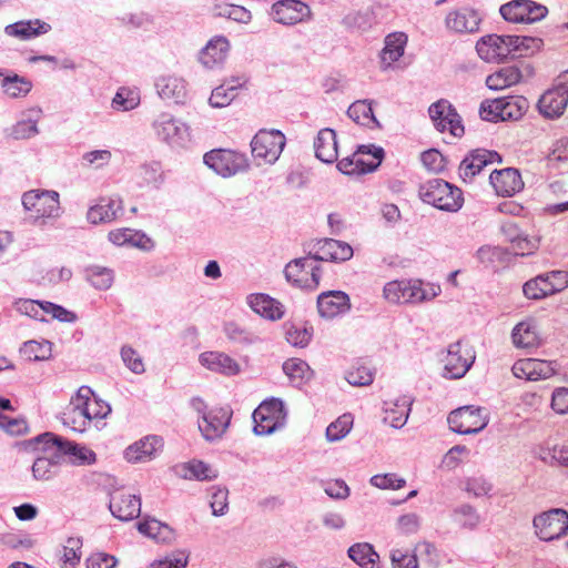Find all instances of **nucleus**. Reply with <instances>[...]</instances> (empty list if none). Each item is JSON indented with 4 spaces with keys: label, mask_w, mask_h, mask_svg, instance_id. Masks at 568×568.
Segmentation results:
<instances>
[{
    "label": "nucleus",
    "mask_w": 568,
    "mask_h": 568,
    "mask_svg": "<svg viewBox=\"0 0 568 568\" xmlns=\"http://www.w3.org/2000/svg\"><path fill=\"white\" fill-rule=\"evenodd\" d=\"M174 469L184 479L212 480L217 477V473L210 465L196 459L176 465Z\"/></svg>",
    "instance_id": "72a5a7b5"
},
{
    "label": "nucleus",
    "mask_w": 568,
    "mask_h": 568,
    "mask_svg": "<svg viewBox=\"0 0 568 568\" xmlns=\"http://www.w3.org/2000/svg\"><path fill=\"white\" fill-rule=\"evenodd\" d=\"M500 162L501 156L496 151L476 149L462 161L459 175L465 182H470L485 166Z\"/></svg>",
    "instance_id": "f3484780"
},
{
    "label": "nucleus",
    "mask_w": 568,
    "mask_h": 568,
    "mask_svg": "<svg viewBox=\"0 0 568 568\" xmlns=\"http://www.w3.org/2000/svg\"><path fill=\"white\" fill-rule=\"evenodd\" d=\"M51 30V26L40 19L20 20L14 23L8 24L4 28V33L8 37L17 38L22 41L30 40L43 34Z\"/></svg>",
    "instance_id": "a878e982"
},
{
    "label": "nucleus",
    "mask_w": 568,
    "mask_h": 568,
    "mask_svg": "<svg viewBox=\"0 0 568 568\" xmlns=\"http://www.w3.org/2000/svg\"><path fill=\"white\" fill-rule=\"evenodd\" d=\"M523 78L521 71L516 65H508L489 74L486 78V85L490 90H503L520 82Z\"/></svg>",
    "instance_id": "f704fd0d"
},
{
    "label": "nucleus",
    "mask_w": 568,
    "mask_h": 568,
    "mask_svg": "<svg viewBox=\"0 0 568 568\" xmlns=\"http://www.w3.org/2000/svg\"><path fill=\"white\" fill-rule=\"evenodd\" d=\"M568 104V71L560 82L546 91L538 101L539 112L548 119L559 118Z\"/></svg>",
    "instance_id": "2eb2a0df"
},
{
    "label": "nucleus",
    "mask_w": 568,
    "mask_h": 568,
    "mask_svg": "<svg viewBox=\"0 0 568 568\" xmlns=\"http://www.w3.org/2000/svg\"><path fill=\"white\" fill-rule=\"evenodd\" d=\"M91 394L89 386H81L74 396L71 397L69 406L62 413V423L74 432L83 433L91 422L84 408V399Z\"/></svg>",
    "instance_id": "4468645a"
},
{
    "label": "nucleus",
    "mask_w": 568,
    "mask_h": 568,
    "mask_svg": "<svg viewBox=\"0 0 568 568\" xmlns=\"http://www.w3.org/2000/svg\"><path fill=\"white\" fill-rule=\"evenodd\" d=\"M407 37L403 32L388 34L385 39V47L381 54L382 63L390 65L404 54Z\"/></svg>",
    "instance_id": "58836bf2"
},
{
    "label": "nucleus",
    "mask_w": 568,
    "mask_h": 568,
    "mask_svg": "<svg viewBox=\"0 0 568 568\" xmlns=\"http://www.w3.org/2000/svg\"><path fill=\"white\" fill-rule=\"evenodd\" d=\"M489 181L500 196H513L524 187L521 175L514 168L494 170L489 175Z\"/></svg>",
    "instance_id": "412c9836"
},
{
    "label": "nucleus",
    "mask_w": 568,
    "mask_h": 568,
    "mask_svg": "<svg viewBox=\"0 0 568 568\" xmlns=\"http://www.w3.org/2000/svg\"><path fill=\"white\" fill-rule=\"evenodd\" d=\"M82 539L80 537H69L63 546L61 560L63 568H74L81 559Z\"/></svg>",
    "instance_id": "6e6d98bb"
},
{
    "label": "nucleus",
    "mask_w": 568,
    "mask_h": 568,
    "mask_svg": "<svg viewBox=\"0 0 568 568\" xmlns=\"http://www.w3.org/2000/svg\"><path fill=\"white\" fill-rule=\"evenodd\" d=\"M109 508L114 517L122 521H129L139 518L142 501L136 495L119 491L111 497Z\"/></svg>",
    "instance_id": "4be33fe9"
},
{
    "label": "nucleus",
    "mask_w": 568,
    "mask_h": 568,
    "mask_svg": "<svg viewBox=\"0 0 568 568\" xmlns=\"http://www.w3.org/2000/svg\"><path fill=\"white\" fill-rule=\"evenodd\" d=\"M439 287H423L420 280L392 281L384 286V297L393 304H417L437 296Z\"/></svg>",
    "instance_id": "f03ea898"
},
{
    "label": "nucleus",
    "mask_w": 568,
    "mask_h": 568,
    "mask_svg": "<svg viewBox=\"0 0 568 568\" xmlns=\"http://www.w3.org/2000/svg\"><path fill=\"white\" fill-rule=\"evenodd\" d=\"M511 248L516 255L526 256L538 248V240L528 235L517 234L510 237Z\"/></svg>",
    "instance_id": "e2e57ef3"
},
{
    "label": "nucleus",
    "mask_w": 568,
    "mask_h": 568,
    "mask_svg": "<svg viewBox=\"0 0 568 568\" xmlns=\"http://www.w3.org/2000/svg\"><path fill=\"white\" fill-rule=\"evenodd\" d=\"M200 363L216 373L224 375H236L240 373V365L235 359L225 353L205 352L200 355Z\"/></svg>",
    "instance_id": "c85d7f7f"
},
{
    "label": "nucleus",
    "mask_w": 568,
    "mask_h": 568,
    "mask_svg": "<svg viewBox=\"0 0 568 568\" xmlns=\"http://www.w3.org/2000/svg\"><path fill=\"white\" fill-rule=\"evenodd\" d=\"M453 432L462 435L477 434L488 424L485 408L464 406L453 410L447 418Z\"/></svg>",
    "instance_id": "6e6552de"
},
{
    "label": "nucleus",
    "mask_w": 568,
    "mask_h": 568,
    "mask_svg": "<svg viewBox=\"0 0 568 568\" xmlns=\"http://www.w3.org/2000/svg\"><path fill=\"white\" fill-rule=\"evenodd\" d=\"M84 408L87 410L90 422L94 419L105 418L111 413V407L104 400L98 398L93 390L89 394L88 399H84Z\"/></svg>",
    "instance_id": "bf43d9fd"
},
{
    "label": "nucleus",
    "mask_w": 568,
    "mask_h": 568,
    "mask_svg": "<svg viewBox=\"0 0 568 568\" xmlns=\"http://www.w3.org/2000/svg\"><path fill=\"white\" fill-rule=\"evenodd\" d=\"M232 417V410L227 407L213 408L204 414L199 422V429L206 440H214L225 433Z\"/></svg>",
    "instance_id": "a211bd4d"
},
{
    "label": "nucleus",
    "mask_w": 568,
    "mask_h": 568,
    "mask_svg": "<svg viewBox=\"0 0 568 568\" xmlns=\"http://www.w3.org/2000/svg\"><path fill=\"white\" fill-rule=\"evenodd\" d=\"M34 443L37 448L41 446L42 455H39L31 467L32 477L38 481H48L57 477L60 473L62 460L61 453L51 444L38 443L36 437L30 442Z\"/></svg>",
    "instance_id": "f8f14e48"
},
{
    "label": "nucleus",
    "mask_w": 568,
    "mask_h": 568,
    "mask_svg": "<svg viewBox=\"0 0 568 568\" xmlns=\"http://www.w3.org/2000/svg\"><path fill=\"white\" fill-rule=\"evenodd\" d=\"M20 353L29 362L48 361L52 356V344L47 339L28 341L21 346Z\"/></svg>",
    "instance_id": "79ce46f5"
},
{
    "label": "nucleus",
    "mask_w": 568,
    "mask_h": 568,
    "mask_svg": "<svg viewBox=\"0 0 568 568\" xmlns=\"http://www.w3.org/2000/svg\"><path fill=\"white\" fill-rule=\"evenodd\" d=\"M215 9L217 16L232 19L236 22L248 23L252 19L251 12L242 6L223 3L216 6Z\"/></svg>",
    "instance_id": "680f3d73"
},
{
    "label": "nucleus",
    "mask_w": 568,
    "mask_h": 568,
    "mask_svg": "<svg viewBox=\"0 0 568 568\" xmlns=\"http://www.w3.org/2000/svg\"><path fill=\"white\" fill-rule=\"evenodd\" d=\"M241 87V83L236 80L235 83H223L215 88L209 99L210 104L213 108L227 106L235 98V91Z\"/></svg>",
    "instance_id": "603ef678"
},
{
    "label": "nucleus",
    "mask_w": 568,
    "mask_h": 568,
    "mask_svg": "<svg viewBox=\"0 0 568 568\" xmlns=\"http://www.w3.org/2000/svg\"><path fill=\"white\" fill-rule=\"evenodd\" d=\"M22 205L30 212V219L39 220L59 216V193L48 190H30L22 195Z\"/></svg>",
    "instance_id": "39448f33"
},
{
    "label": "nucleus",
    "mask_w": 568,
    "mask_h": 568,
    "mask_svg": "<svg viewBox=\"0 0 568 568\" xmlns=\"http://www.w3.org/2000/svg\"><path fill=\"white\" fill-rule=\"evenodd\" d=\"M140 102L141 99L138 91L120 88L112 99L111 105L115 111H130L135 109Z\"/></svg>",
    "instance_id": "864d4df0"
},
{
    "label": "nucleus",
    "mask_w": 568,
    "mask_h": 568,
    "mask_svg": "<svg viewBox=\"0 0 568 568\" xmlns=\"http://www.w3.org/2000/svg\"><path fill=\"white\" fill-rule=\"evenodd\" d=\"M284 327L286 341L291 345L305 347L310 343L312 332L307 327L297 326L293 323H285Z\"/></svg>",
    "instance_id": "052dcab7"
},
{
    "label": "nucleus",
    "mask_w": 568,
    "mask_h": 568,
    "mask_svg": "<svg viewBox=\"0 0 568 568\" xmlns=\"http://www.w3.org/2000/svg\"><path fill=\"white\" fill-rule=\"evenodd\" d=\"M474 359L475 355L460 341L450 344L444 359V376L454 379L463 377L470 368Z\"/></svg>",
    "instance_id": "dca6fc26"
},
{
    "label": "nucleus",
    "mask_w": 568,
    "mask_h": 568,
    "mask_svg": "<svg viewBox=\"0 0 568 568\" xmlns=\"http://www.w3.org/2000/svg\"><path fill=\"white\" fill-rule=\"evenodd\" d=\"M1 87L8 97L18 99L26 97L31 91L32 82L24 77L11 74L2 79Z\"/></svg>",
    "instance_id": "de8ad7c7"
},
{
    "label": "nucleus",
    "mask_w": 568,
    "mask_h": 568,
    "mask_svg": "<svg viewBox=\"0 0 568 568\" xmlns=\"http://www.w3.org/2000/svg\"><path fill=\"white\" fill-rule=\"evenodd\" d=\"M523 293L528 300L539 301L552 295L547 272L538 274L523 285Z\"/></svg>",
    "instance_id": "a19ab883"
},
{
    "label": "nucleus",
    "mask_w": 568,
    "mask_h": 568,
    "mask_svg": "<svg viewBox=\"0 0 568 568\" xmlns=\"http://www.w3.org/2000/svg\"><path fill=\"white\" fill-rule=\"evenodd\" d=\"M285 136L277 130H261L251 142L252 155L265 163H274L283 151Z\"/></svg>",
    "instance_id": "9b49d317"
},
{
    "label": "nucleus",
    "mask_w": 568,
    "mask_h": 568,
    "mask_svg": "<svg viewBox=\"0 0 568 568\" xmlns=\"http://www.w3.org/2000/svg\"><path fill=\"white\" fill-rule=\"evenodd\" d=\"M349 558L363 568H379L378 554L367 542L355 544L348 549Z\"/></svg>",
    "instance_id": "c03bdc74"
},
{
    "label": "nucleus",
    "mask_w": 568,
    "mask_h": 568,
    "mask_svg": "<svg viewBox=\"0 0 568 568\" xmlns=\"http://www.w3.org/2000/svg\"><path fill=\"white\" fill-rule=\"evenodd\" d=\"M39 133L36 120H21L11 128V136L14 140H26L36 136Z\"/></svg>",
    "instance_id": "69168bd1"
},
{
    "label": "nucleus",
    "mask_w": 568,
    "mask_h": 568,
    "mask_svg": "<svg viewBox=\"0 0 568 568\" xmlns=\"http://www.w3.org/2000/svg\"><path fill=\"white\" fill-rule=\"evenodd\" d=\"M501 17L514 23H534L542 20L548 9L532 0H513L500 7Z\"/></svg>",
    "instance_id": "9d476101"
},
{
    "label": "nucleus",
    "mask_w": 568,
    "mask_h": 568,
    "mask_svg": "<svg viewBox=\"0 0 568 568\" xmlns=\"http://www.w3.org/2000/svg\"><path fill=\"white\" fill-rule=\"evenodd\" d=\"M384 158V150L374 145H361L358 150L337 163V169L346 175L364 174L376 170Z\"/></svg>",
    "instance_id": "0eeeda50"
},
{
    "label": "nucleus",
    "mask_w": 568,
    "mask_h": 568,
    "mask_svg": "<svg viewBox=\"0 0 568 568\" xmlns=\"http://www.w3.org/2000/svg\"><path fill=\"white\" fill-rule=\"evenodd\" d=\"M224 332L229 339L241 343V344H252L257 341V337L252 333L245 331L240 327L236 323L230 322L224 325Z\"/></svg>",
    "instance_id": "338daca9"
},
{
    "label": "nucleus",
    "mask_w": 568,
    "mask_h": 568,
    "mask_svg": "<svg viewBox=\"0 0 568 568\" xmlns=\"http://www.w3.org/2000/svg\"><path fill=\"white\" fill-rule=\"evenodd\" d=\"M419 197L442 211L456 212L464 203L460 189L442 179H432L419 186Z\"/></svg>",
    "instance_id": "f257e3e1"
},
{
    "label": "nucleus",
    "mask_w": 568,
    "mask_h": 568,
    "mask_svg": "<svg viewBox=\"0 0 568 568\" xmlns=\"http://www.w3.org/2000/svg\"><path fill=\"white\" fill-rule=\"evenodd\" d=\"M429 116L439 132L449 131L455 138H460L465 130L462 118L456 109L445 99L433 103L428 109Z\"/></svg>",
    "instance_id": "ddd939ff"
},
{
    "label": "nucleus",
    "mask_w": 568,
    "mask_h": 568,
    "mask_svg": "<svg viewBox=\"0 0 568 568\" xmlns=\"http://www.w3.org/2000/svg\"><path fill=\"white\" fill-rule=\"evenodd\" d=\"M153 126L160 139L173 145L182 144L189 136V126L168 113H162Z\"/></svg>",
    "instance_id": "6ab92c4d"
},
{
    "label": "nucleus",
    "mask_w": 568,
    "mask_h": 568,
    "mask_svg": "<svg viewBox=\"0 0 568 568\" xmlns=\"http://www.w3.org/2000/svg\"><path fill=\"white\" fill-rule=\"evenodd\" d=\"M144 537L155 544L170 545L175 539V532L168 524L144 516Z\"/></svg>",
    "instance_id": "c9c22d12"
},
{
    "label": "nucleus",
    "mask_w": 568,
    "mask_h": 568,
    "mask_svg": "<svg viewBox=\"0 0 568 568\" xmlns=\"http://www.w3.org/2000/svg\"><path fill=\"white\" fill-rule=\"evenodd\" d=\"M108 239L116 246L142 248V232L130 229L120 227L109 232Z\"/></svg>",
    "instance_id": "49530a36"
},
{
    "label": "nucleus",
    "mask_w": 568,
    "mask_h": 568,
    "mask_svg": "<svg viewBox=\"0 0 568 568\" xmlns=\"http://www.w3.org/2000/svg\"><path fill=\"white\" fill-rule=\"evenodd\" d=\"M481 18L470 8H462L447 14L445 23L449 30L458 33H473L478 31Z\"/></svg>",
    "instance_id": "393cba45"
},
{
    "label": "nucleus",
    "mask_w": 568,
    "mask_h": 568,
    "mask_svg": "<svg viewBox=\"0 0 568 568\" xmlns=\"http://www.w3.org/2000/svg\"><path fill=\"white\" fill-rule=\"evenodd\" d=\"M498 104L503 110L500 121L519 120L529 106L528 100L521 95L501 98V102L496 104L497 108Z\"/></svg>",
    "instance_id": "ea45409f"
},
{
    "label": "nucleus",
    "mask_w": 568,
    "mask_h": 568,
    "mask_svg": "<svg viewBox=\"0 0 568 568\" xmlns=\"http://www.w3.org/2000/svg\"><path fill=\"white\" fill-rule=\"evenodd\" d=\"M45 301H36L29 298H19L13 303L14 310L30 318L44 322L45 321Z\"/></svg>",
    "instance_id": "3c124183"
},
{
    "label": "nucleus",
    "mask_w": 568,
    "mask_h": 568,
    "mask_svg": "<svg viewBox=\"0 0 568 568\" xmlns=\"http://www.w3.org/2000/svg\"><path fill=\"white\" fill-rule=\"evenodd\" d=\"M204 163L217 174L227 178L247 169V159L243 153L232 150H212L204 154Z\"/></svg>",
    "instance_id": "1a4fd4ad"
},
{
    "label": "nucleus",
    "mask_w": 568,
    "mask_h": 568,
    "mask_svg": "<svg viewBox=\"0 0 568 568\" xmlns=\"http://www.w3.org/2000/svg\"><path fill=\"white\" fill-rule=\"evenodd\" d=\"M353 426V417L349 414H344L335 422L331 423L326 428V438L329 442H337L344 438Z\"/></svg>",
    "instance_id": "13d9d810"
},
{
    "label": "nucleus",
    "mask_w": 568,
    "mask_h": 568,
    "mask_svg": "<svg viewBox=\"0 0 568 568\" xmlns=\"http://www.w3.org/2000/svg\"><path fill=\"white\" fill-rule=\"evenodd\" d=\"M229 490L225 487L211 488V503L212 513L214 516H223L229 509Z\"/></svg>",
    "instance_id": "0e129e2a"
},
{
    "label": "nucleus",
    "mask_w": 568,
    "mask_h": 568,
    "mask_svg": "<svg viewBox=\"0 0 568 568\" xmlns=\"http://www.w3.org/2000/svg\"><path fill=\"white\" fill-rule=\"evenodd\" d=\"M347 115L357 124L368 128L379 126L373 113L372 104L366 100L352 103L347 110Z\"/></svg>",
    "instance_id": "a18cd8bd"
},
{
    "label": "nucleus",
    "mask_w": 568,
    "mask_h": 568,
    "mask_svg": "<svg viewBox=\"0 0 568 568\" xmlns=\"http://www.w3.org/2000/svg\"><path fill=\"white\" fill-rule=\"evenodd\" d=\"M283 371L295 387L303 386L312 378L313 375L308 364L300 358H290L285 361L283 364Z\"/></svg>",
    "instance_id": "4c0bfd02"
},
{
    "label": "nucleus",
    "mask_w": 568,
    "mask_h": 568,
    "mask_svg": "<svg viewBox=\"0 0 568 568\" xmlns=\"http://www.w3.org/2000/svg\"><path fill=\"white\" fill-rule=\"evenodd\" d=\"M286 412L284 404L278 398L264 400L253 412V432L258 435H270L284 426Z\"/></svg>",
    "instance_id": "423d86ee"
},
{
    "label": "nucleus",
    "mask_w": 568,
    "mask_h": 568,
    "mask_svg": "<svg viewBox=\"0 0 568 568\" xmlns=\"http://www.w3.org/2000/svg\"><path fill=\"white\" fill-rule=\"evenodd\" d=\"M315 155L324 163H333L337 160V141L334 130L322 129L314 141Z\"/></svg>",
    "instance_id": "c756f323"
},
{
    "label": "nucleus",
    "mask_w": 568,
    "mask_h": 568,
    "mask_svg": "<svg viewBox=\"0 0 568 568\" xmlns=\"http://www.w3.org/2000/svg\"><path fill=\"white\" fill-rule=\"evenodd\" d=\"M229 41L224 37H215L200 52V62L207 69H213L224 62L229 51Z\"/></svg>",
    "instance_id": "cd10ccee"
},
{
    "label": "nucleus",
    "mask_w": 568,
    "mask_h": 568,
    "mask_svg": "<svg viewBox=\"0 0 568 568\" xmlns=\"http://www.w3.org/2000/svg\"><path fill=\"white\" fill-rule=\"evenodd\" d=\"M308 11L298 0H281L273 4L272 17L278 23L291 26L301 22Z\"/></svg>",
    "instance_id": "b1692460"
},
{
    "label": "nucleus",
    "mask_w": 568,
    "mask_h": 568,
    "mask_svg": "<svg viewBox=\"0 0 568 568\" xmlns=\"http://www.w3.org/2000/svg\"><path fill=\"white\" fill-rule=\"evenodd\" d=\"M452 519L460 529L465 530H475L480 524V515L477 509L468 504L454 508Z\"/></svg>",
    "instance_id": "37998d69"
},
{
    "label": "nucleus",
    "mask_w": 568,
    "mask_h": 568,
    "mask_svg": "<svg viewBox=\"0 0 568 568\" xmlns=\"http://www.w3.org/2000/svg\"><path fill=\"white\" fill-rule=\"evenodd\" d=\"M155 87L160 97L174 103H183L186 98V85L183 79L168 75L160 77Z\"/></svg>",
    "instance_id": "7c9ffc66"
},
{
    "label": "nucleus",
    "mask_w": 568,
    "mask_h": 568,
    "mask_svg": "<svg viewBox=\"0 0 568 568\" xmlns=\"http://www.w3.org/2000/svg\"><path fill=\"white\" fill-rule=\"evenodd\" d=\"M353 256L352 246L338 240L326 239L320 248V253L313 255L315 261L345 262Z\"/></svg>",
    "instance_id": "2f4dec72"
},
{
    "label": "nucleus",
    "mask_w": 568,
    "mask_h": 568,
    "mask_svg": "<svg viewBox=\"0 0 568 568\" xmlns=\"http://www.w3.org/2000/svg\"><path fill=\"white\" fill-rule=\"evenodd\" d=\"M507 36L488 34L476 43V51L486 62H501L510 55Z\"/></svg>",
    "instance_id": "aec40b11"
},
{
    "label": "nucleus",
    "mask_w": 568,
    "mask_h": 568,
    "mask_svg": "<svg viewBox=\"0 0 568 568\" xmlns=\"http://www.w3.org/2000/svg\"><path fill=\"white\" fill-rule=\"evenodd\" d=\"M317 308L322 317H336L349 311V297L342 291L324 292L317 297Z\"/></svg>",
    "instance_id": "5701e85b"
},
{
    "label": "nucleus",
    "mask_w": 568,
    "mask_h": 568,
    "mask_svg": "<svg viewBox=\"0 0 568 568\" xmlns=\"http://www.w3.org/2000/svg\"><path fill=\"white\" fill-rule=\"evenodd\" d=\"M536 536L542 541H552L568 535V511L551 508L532 519Z\"/></svg>",
    "instance_id": "20e7f679"
},
{
    "label": "nucleus",
    "mask_w": 568,
    "mask_h": 568,
    "mask_svg": "<svg viewBox=\"0 0 568 568\" xmlns=\"http://www.w3.org/2000/svg\"><path fill=\"white\" fill-rule=\"evenodd\" d=\"M313 255L295 258L284 270L285 277L296 287L304 288L308 285V267Z\"/></svg>",
    "instance_id": "e433bc0d"
},
{
    "label": "nucleus",
    "mask_w": 568,
    "mask_h": 568,
    "mask_svg": "<svg viewBox=\"0 0 568 568\" xmlns=\"http://www.w3.org/2000/svg\"><path fill=\"white\" fill-rule=\"evenodd\" d=\"M410 405L412 402L408 398H403L400 404L396 402L395 408H386L385 422L394 428L403 427L408 419Z\"/></svg>",
    "instance_id": "5fc2aeb1"
},
{
    "label": "nucleus",
    "mask_w": 568,
    "mask_h": 568,
    "mask_svg": "<svg viewBox=\"0 0 568 568\" xmlns=\"http://www.w3.org/2000/svg\"><path fill=\"white\" fill-rule=\"evenodd\" d=\"M122 210V201L116 196L102 197L88 210L87 219L92 224L110 223Z\"/></svg>",
    "instance_id": "bb28decb"
},
{
    "label": "nucleus",
    "mask_w": 568,
    "mask_h": 568,
    "mask_svg": "<svg viewBox=\"0 0 568 568\" xmlns=\"http://www.w3.org/2000/svg\"><path fill=\"white\" fill-rule=\"evenodd\" d=\"M510 53L518 52L520 55L528 51L538 50L542 44L541 39L525 36H507Z\"/></svg>",
    "instance_id": "4d7b16f0"
},
{
    "label": "nucleus",
    "mask_w": 568,
    "mask_h": 568,
    "mask_svg": "<svg viewBox=\"0 0 568 568\" xmlns=\"http://www.w3.org/2000/svg\"><path fill=\"white\" fill-rule=\"evenodd\" d=\"M390 561L393 568H418L416 555L408 554L402 549H393L390 551Z\"/></svg>",
    "instance_id": "774afa93"
},
{
    "label": "nucleus",
    "mask_w": 568,
    "mask_h": 568,
    "mask_svg": "<svg viewBox=\"0 0 568 568\" xmlns=\"http://www.w3.org/2000/svg\"><path fill=\"white\" fill-rule=\"evenodd\" d=\"M248 304L256 314L271 321L280 320L284 315L282 303L266 294L251 295Z\"/></svg>",
    "instance_id": "473e14b6"
},
{
    "label": "nucleus",
    "mask_w": 568,
    "mask_h": 568,
    "mask_svg": "<svg viewBox=\"0 0 568 568\" xmlns=\"http://www.w3.org/2000/svg\"><path fill=\"white\" fill-rule=\"evenodd\" d=\"M38 443L51 444L61 453L62 464L65 459L75 466L93 465L97 462V454L87 446L57 436L52 433H44L36 437Z\"/></svg>",
    "instance_id": "7ed1b4c3"
},
{
    "label": "nucleus",
    "mask_w": 568,
    "mask_h": 568,
    "mask_svg": "<svg viewBox=\"0 0 568 568\" xmlns=\"http://www.w3.org/2000/svg\"><path fill=\"white\" fill-rule=\"evenodd\" d=\"M511 337L517 347H532L537 345V333L531 322L518 323L513 329Z\"/></svg>",
    "instance_id": "8fccbe9b"
},
{
    "label": "nucleus",
    "mask_w": 568,
    "mask_h": 568,
    "mask_svg": "<svg viewBox=\"0 0 568 568\" xmlns=\"http://www.w3.org/2000/svg\"><path fill=\"white\" fill-rule=\"evenodd\" d=\"M85 277L97 290H109L113 283V271L98 265L89 266L85 270Z\"/></svg>",
    "instance_id": "09e8293b"
}]
</instances>
